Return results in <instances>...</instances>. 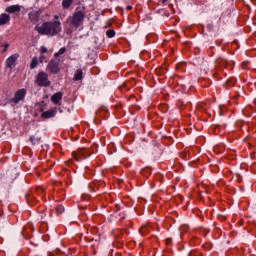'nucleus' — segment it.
<instances>
[{
    "mask_svg": "<svg viewBox=\"0 0 256 256\" xmlns=\"http://www.w3.org/2000/svg\"><path fill=\"white\" fill-rule=\"evenodd\" d=\"M126 9H127V11H131V9H133V6L128 5V6L126 7Z\"/></svg>",
    "mask_w": 256,
    "mask_h": 256,
    "instance_id": "23",
    "label": "nucleus"
},
{
    "mask_svg": "<svg viewBox=\"0 0 256 256\" xmlns=\"http://www.w3.org/2000/svg\"><path fill=\"white\" fill-rule=\"evenodd\" d=\"M166 242L169 244L171 243V239H167Z\"/></svg>",
    "mask_w": 256,
    "mask_h": 256,
    "instance_id": "25",
    "label": "nucleus"
},
{
    "mask_svg": "<svg viewBox=\"0 0 256 256\" xmlns=\"http://www.w3.org/2000/svg\"><path fill=\"white\" fill-rule=\"evenodd\" d=\"M11 22V16L7 13L0 14V26L9 25Z\"/></svg>",
    "mask_w": 256,
    "mask_h": 256,
    "instance_id": "9",
    "label": "nucleus"
},
{
    "mask_svg": "<svg viewBox=\"0 0 256 256\" xmlns=\"http://www.w3.org/2000/svg\"><path fill=\"white\" fill-rule=\"evenodd\" d=\"M39 65V58L34 57L30 63V69H35Z\"/></svg>",
    "mask_w": 256,
    "mask_h": 256,
    "instance_id": "16",
    "label": "nucleus"
},
{
    "mask_svg": "<svg viewBox=\"0 0 256 256\" xmlns=\"http://www.w3.org/2000/svg\"><path fill=\"white\" fill-rule=\"evenodd\" d=\"M40 15L41 12L33 10L29 12L28 17L31 23H38Z\"/></svg>",
    "mask_w": 256,
    "mask_h": 256,
    "instance_id": "8",
    "label": "nucleus"
},
{
    "mask_svg": "<svg viewBox=\"0 0 256 256\" xmlns=\"http://www.w3.org/2000/svg\"><path fill=\"white\" fill-rule=\"evenodd\" d=\"M40 53L41 55H45V53H49V50L47 49V47L42 46L40 49Z\"/></svg>",
    "mask_w": 256,
    "mask_h": 256,
    "instance_id": "20",
    "label": "nucleus"
},
{
    "mask_svg": "<svg viewBox=\"0 0 256 256\" xmlns=\"http://www.w3.org/2000/svg\"><path fill=\"white\" fill-rule=\"evenodd\" d=\"M37 31L40 35L55 37L63 31V28L61 27V21H47L38 27Z\"/></svg>",
    "mask_w": 256,
    "mask_h": 256,
    "instance_id": "2",
    "label": "nucleus"
},
{
    "mask_svg": "<svg viewBox=\"0 0 256 256\" xmlns=\"http://www.w3.org/2000/svg\"><path fill=\"white\" fill-rule=\"evenodd\" d=\"M36 84L39 87H49L51 81H49V75L45 72H39L36 78Z\"/></svg>",
    "mask_w": 256,
    "mask_h": 256,
    "instance_id": "4",
    "label": "nucleus"
},
{
    "mask_svg": "<svg viewBox=\"0 0 256 256\" xmlns=\"http://www.w3.org/2000/svg\"><path fill=\"white\" fill-rule=\"evenodd\" d=\"M22 235H25V230L22 231Z\"/></svg>",
    "mask_w": 256,
    "mask_h": 256,
    "instance_id": "29",
    "label": "nucleus"
},
{
    "mask_svg": "<svg viewBox=\"0 0 256 256\" xmlns=\"http://www.w3.org/2000/svg\"><path fill=\"white\" fill-rule=\"evenodd\" d=\"M65 51H67V48H65V47L60 48L59 51L54 54V57H56V58L60 57V55H63L65 53Z\"/></svg>",
    "mask_w": 256,
    "mask_h": 256,
    "instance_id": "17",
    "label": "nucleus"
},
{
    "mask_svg": "<svg viewBox=\"0 0 256 256\" xmlns=\"http://www.w3.org/2000/svg\"><path fill=\"white\" fill-rule=\"evenodd\" d=\"M83 21H85V13L83 11H75L72 16H69L66 19L65 25H66V33L67 35H71L73 31H77L79 27L83 25Z\"/></svg>",
    "mask_w": 256,
    "mask_h": 256,
    "instance_id": "1",
    "label": "nucleus"
},
{
    "mask_svg": "<svg viewBox=\"0 0 256 256\" xmlns=\"http://www.w3.org/2000/svg\"><path fill=\"white\" fill-rule=\"evenodd\" d=\"M26 95H27V89L25 88L18 89L14 93V96L10 99V103H12V105H19L21 101H24Z\"/></svg>",
    "mask_w": 256,
    "mask_h": 256,
    "instance_id": "3",
    "label": "nucleus"
},
{
    "mask_svg": "<svg viewBox=\"0 0 256 256\" xmlns=\"http://www.w3.org/2000/svg\"><path fill=\"white\" fill-rule=\"evenodd\" d=\"M242 68L249 69V62H243L242 63Z\"/></svg>",
    "mask_w": 256,
    "mask_h": 256,
    "instance_id": "21",
    "label": "nucleus"
},
{
    "mask_svg": "<svg viewBox=\"0 0 256 256\" xmlns=\"http://www.w3.org/2000/svg\"><path fill=\"white\" fill-rule=\"evenodd\" d=\"M116 207H117V211H119V205H116Z\"/></svg>",
    "mask_w": 256,
    "mask_h": 256,
    "instance_id": "28",
    "label": "nucleus"
},
{
    "mask_svg": "<svg viewBox=\"0 0 256 256\" xmlns=\"http://www.w3.org/2000/svg\"><path fill=\"white\" fill-rule=\"evenodd\" d=\"M253 1H256V0H253Z\"/></svg>",
    "mask_w": 256,
    "mask_h": 256,
    "instance_id": "31",
    "label": "nucleus"
},
{
    "mask_svg": "<svg viewBox=\"0 0 256 256\" xmlns=\"http://www.w3.org/2000/svg\"><path fill=\"white\" fill-rule=\"evenodd\" d=\"M54 19H55L54 21H59V16H58V15H55V16H54Z\"/></svg>",
    "mask_w": 256,
    "mask_h": 256,
    "instance_id": "24",
    "label": "nucleus"
},
{
    "mask_svg": "<svg viewBox=\"0 0 256 256\" xmlns=\"http://www.w3.org/2000/svg\"><path fill=\"white\" fill-rule=\"evenodd\" d=\"M31 141H33V138H31Z\"/></svg>",
    "mask_w": 256,
    "mask_h": 256,
    "instance_id": "30",
    "label": "nucleus"
},
{
    "mask_svg": "<svg viewBox=\"0 0 256 256\" xmlns=\"http://www.w3.org/2000/svg\"><path fill=\"white\" fill-rule=\"evenodd\" d=\"M63 211H65V207H63L62 205L56 206L57 215H61V213H63Z\"/></svg>",
    "mask_w": 256,
    "mask_h": 256,
    "instance_id": "18",
    "label": "nucleus"
},
{
    "mask_svg": "<svg viewBox=\"0 0 256 256\" xmlns=\"http://www.w3.org/2000/svg\"><path fill=\"white\" fill-rule=\"evenodd\" d=\"M39 60L40 63H43V61H45V55L41 54Z\"/></svg>",
    "mask_w": 256,
    "mask_h": 256,
    "instance_id": "22",
    "label": "nucleus"
},
{
    "mask_svg": "<svg viewBox=\"0 0 256 256\" xmlns=\"http://www.w3.org/2000/svg\"><path fill=\"white\" fill-rule=\"evenodd\" d=\"M6 13H19L21 11V5H11V6H8L6 9H5Z\"/></svg>",
    "mask_w": 256,
    "mask_h": 256,
    "instance_id": "13",
    "label": "nucleus"
},
{
    "mask_svg": "<svg viewBox=\"0 0 256 256\" xmlns=\"http://www.w3.org/2000/svg\"><path fill=\"white\" fill-rule=\"evenodd\" d=\"M228 64H229V62L225 58H218L216 60V68L217 69H225V67H227Z\"/></svg>",
    "mask_w": 256,
    "mask_h": 256,
    "instance_id": "12",
    "label": "nucleus"
},
{
    "mask_svg": "<svg viewBox=\"0 0 256 256\" xmlns=\"http://www.w3.org/2000/svg\"><path fill=\"white\" fill-rule=\"evenodd\" d=\"M48 71H50V73H53L54 75L59 73V62L52 60L48 63L47 66Z\"/></svg>",
    "mask_w": 256,
    "mask_h": 256,
    "instance_id": "7",
    "label": "nucleus"
},
{
    "mask_svg": "<svg viewBox=\"0 0 256 256\" xmlns=\"http://www.w3.org/2000/svg\"><path fill=\"white\" fill-rule=\"evenodd\" d=\"M106 35L107 37H110V38L115 37V30H108L106 32Z\"/></svg>",
    "mask_w": 256,
    "mask_h": 256,
    "instance_id": "19",
    "label": "nucleus"
},
{
    "mask_svg": "<svg viewBox=\"0 0 256 256\" xmlns=\"http://www.w3.org/2000/svg\"><path fill=\"white\" fill-rule=\"evenodd\" d=\"M9 47V44L6 45L5 51H7V48Z\"/></svg>",
    "mask_w": 256,
    "mask_h": 256,
    "instance_id": "27",
    "label": "nucleus"
},
{
    "mask_svg": "<svg viewBox=\"0 0 256 256\" xmlns=\"http://www.w3.org/2000/svg\"><path fill=\"white\" fill-rule=\"evenodd\" d=\"M55 115H57V108H52L42 113L43 119H51V117H55Z\"/></svg>",
    "mask_w": 256,
    "mask_h": 256,
    "instance_id": "11",
    "label": "nucleus"
},
{
    "mask_svg": "<svg viewBox=\"0 0 256 256\" xmlns=\"http://www.w3.org/2000/svg\"><path fill=\"white\" fill-rule=\"evenodd\" d=\"M17 59H19V54H12L10 57L6 59V67L8 69H13V67H15V63H17Z\"/></svg>",
    "mask_w": 256,
    "mask_h": 256,
    "instance_id": "6",
    "label": "nucleus"
},
{
    "mask_svg": "<svg viewBox=\"0 0 256 256\" xmlns=\"http://www.w3.org/2000/svg\"><path fill=\"white\" fill-rule=\"evenodd\" d=\"M91 149L82 148L78 152H73V157L76 161H81V159H87V157H91Z\"/></svg>",
    "mask_w": 256,
    "mask_h": 256,
    "instance_id": "5",
    "label": "nucleus"
},
{
    "mask_svg": "<svg viewBox=\"0 0 256 256\" xmlns=\"http://www.w3.org/2000/svg\"><path fill=\"white\" fill-rule=\"evenodd\" d=\"M63 99V93L57 92L51 96V101L54 105H60L61 100Z\"/></svg>",
    "mask_w": 256,
    "mask_h": 256,
    "instance_id": "10",
    "label": "nucleus"
},
{
    "mask_svg": "<svg viewBox=\"0 0 256 256\" xmlns=\"http://www.w3.org/2000/svg\"><path fill=\"white\" fill-rule=\"evenodd\" d=\"M167 1H169V0H162V3H167Z\"/></svg>",
    "mask_w": 256,
    "mask_h": 256,
    "instance_id": "26",
    "label": "nucleus"
},
{
    "mask_svg": "<svg viewBox=\"0 0 256 256\" xmlns=\"http://www.w3.org/2000/svg\"><path fill=\"white\" fill-rule=\"evenodd\" d=\"M73 1H75V0H63L62 1L63 9H69V7H71V5H73Z\"/></svg>",
    "mask_w": 256,
    "mask_h": 256,
    "instance_id": "15",
    "label": "nucleus"
},
{
    "mask_svg": "<svg viewBox=\"0 0 256 256\" xmlns=\"http://www.w3.org/2000/svg\"><path fill=\"white\" fill-rule=\"evenodd\" d=\"M74 79L75 81H81V79H83V70L81 69L76 70Z\"/></svg>",
    "mask_w": 256,
    "mask_h": 256,
    "instance_id": "14",
    "label": "nucleus"
}]
</instances>
